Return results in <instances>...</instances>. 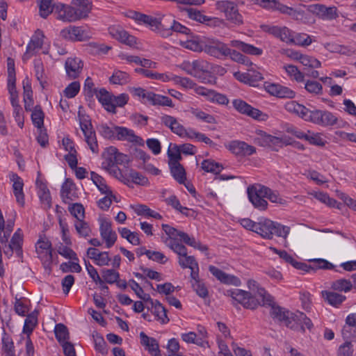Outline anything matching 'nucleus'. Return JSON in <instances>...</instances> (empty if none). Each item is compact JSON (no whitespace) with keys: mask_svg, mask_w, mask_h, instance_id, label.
<instances>
[{"mask_svg":"<svg viewBox=\"0 0 356 356\" xmlns=\"http://www.w3.org/2000/svg\"><path fill=\"white\" fill-rule=\"evenodd\" d=\"M179 67L188 75L194 76L204 83H215L216 77L212 75L213 65L203 59L195 60L192 62L184 61Z\"/></svg>","mask_w":356,"mask_h":356,"instance_id":"nucleus-1","label":"nucleus"},{"mask_svg":"<svg viewBox=\"0 0 356 356\" xmlns=\"http://www.w3.org/2000/svg\"><path fill=\"white\" fill-rule=\"evenodd\" d=\"M13 231H8L5 227V220L0 225V242L5 243L3 247V252L8 258L11 257L14 251L16 254L21 257L22 256V243L23 235L21 233V229H18L13 235L10 243L7 244L8 238Z\"/></svg>","mask_w":356,"mask_h":356,"instance_id":"nucleus-2","label":"nucleus"},{"mask_svg":"<svg viewBox=\"0 0 356 356\" xmlns=\"http://www.w3.org/2000/svg\"><path fill=\"white\" fill-rule=\"evenodd\" d=\"M168 247L179 255L178 262L181 268H188L191 270V277L193 280L192 283H196V281H200L198 279V264L193 256L188 255L186 248L175 241H171Z\"/></svg>","mask_w":356,"mask_h":356,"instance_id":"nucleus-3","label":"nucleus"},{"mask_svg":"<svg viewBox=\"0 0 356 356\" xmlns=\"http://www.w3.org/2000/svg\"><path fill=\"white\" fill-rule=\"evenodd\" d=\"M217 10L224 14L225 20L235 26L243 24L242 15L239 13L236 3L227 0L218 1L215 3Z\"/></svg>","mask_w":356,"mask_h":356,"instance_id":"nucleus-4","label":"nucleus"},{"mask_svg":"<svg viewBox=\"0 0 356 356\" xmlns=\"http://www.w3.org/2000/svg\"><path fill=\"white\" fill-rule=\"evenodd\" d=\"M60 35L63 39L70 41H86L91 38L86 29L76 26H69L63 29Z\"/></svg>","mask_w":356,"mask_h":356,"instance_id":"nucleus-5","label":"nucleus"},{"mask_svg":"<svg viewBox=\"0 0 356 356\" xmlns=\"http://www.w3.org/2000/svg\"><path fill=\"white\" fill-rule=\"evenodd\" d=\"M270 315L273 318L277 319L284 325L292 330L297 326L294 323L295 312H291L279 306H272Z\"/></svg>","mask_w":356,"mask_h":356,"instance_id":"nucleus-6","label":"nucleus"},{"mask_svg":"<svg viewBox=\"0 0 356 356\" xmlns=\"http://www.w3.org/2000/svg\"><path fill=\"white\" fill-rule=\"evenodd\" d=\"M310 262L313 263L312 265H308L306 263L296 261L293 264V266L298 270L307 273H315L318 269H332L334 265L328 261L323 259H309Z\"/></svg>","mask_w":356,"mask_h":356,"instance_id":"nucleus-7","label":"nucleus"},{"mask_svg":"<svg viewBox=\"0 0 356 356\" xmlns=\"http://www.w3.org/2000/svg\"><path fill=\"white\" fill-rule=\"evenodd\" d=\"M262 185L257 184L248 188V195L250 201L254 207L259 210H265L267 208L268 202L264 199V194L261 193Z\"/></svg>","mask_w":356,"mask_h":356,"instance_id":"nucleus-8","label":"nucleus"},{"mask_svg":"<svg viewBox=\"0 0 356 356\" xmlns=\"http://www.w3.org/2000/svg\"><path fill=\"white\" fill-rule=\"evenodd\" d=\"M262 185L257 184L248 188V195L250 201L254 207L259 210H265L267 208L268 202L264 199V194L261 193Z\"/></svg>","mask_w":356,"mask_h":356,"instance_id":"nucleus-9","label":"nucleus"},{"mask_svg":"<svg viewBox=\"0 0 356 356\" xmlns=\"http://www.w3.org/2000/svg\"><path fill=\"white\" fill-rule=\"evenodd\" d=\"M38 257L43 260L44 265H49L52 261V250L51 242L46 238L40 239L35 245Z\"/></svg>","mask_w":356,"mask_h":356,"instance_id":"nucleus-10","label":"nucleus"},{"mask_svg":"<svg viewBox=\"0 0 356 356\" xmlns=\"http://www.w3.org/2000/svg\"><path fill=\"white\" fill-rule=\"evenodd\" d=\"M100 235L106 243V248L112 247L117 240V234L112 229L111 222L102 220L99 227Z\"/></svg>","mask_w":356,"mask_h":356,"instance_id":"nucleus-11","label":"nucleus"},{"mask_svg":"<svg viewBox=\"0 0 356 356\" xmlns=\"http://www.w3.org/2000/svg\"><path fill=\"white\" fill-rule=\"evenodd\" d=\"M60 196L63 202L65 204H70L78 199L76 188L72 181L67 179L62 184Z\"/></svg>","mask_w":356,"mask_h":356,"instance_id":"nucleus-12","label":"nucleus"},{"mask_svg":"<svg viewBox=\"0 0 356 356\" xmlns=\"http://www.w3.org/2000/svg\"><path fill=\"white\" fill-rule=\"evenodd\" d=\"M227 147L229 150L237 156H250L256 152V148L254 146L239 140L230 142Z\"/></svg>","mask_w":356,"mask_h":356,"instance_id":"nucleus-13","label":"nucleus"},{"mask_svg":"<svg viewBox=\"0 0 356 356\" xmlns=\"http://www.w3.org/2000/svg\"><path fill=\"white\" fill-rule=\"evenodd\" d=\"M83 63L78 58H68L65 63L67 76L70 79H75L82 72Z\"/></svg>","mask_w":356,"mask_h":356,"instance_id":"nucleus-14","label":"nucleus"},{"mask_svg":"<svg viewBox=\"0 0 356 356\" xmlns=\"http://www.w3.org/2000/svg\"><path fill=\"white\" fill-rule=\"evenodd\" d=\"M168 18L165 17L158 19L152 16L143 14V16H140V22L149 26L152 31H157L161 35L164 29H168L167 21H168Z\"/></svg>","mask_w":356,"mask_h":356,"instance_id":"nucleus-15","label":"nucleus"},{"mask_svg":"<svg viewBox=\"0 0 356 356\" xmlns=\"http://www.w3.org/2000/svg\"><path fill=\"white\" fill-rule=\"evenodd\" d=\"M204 50L211 56L220 58L222 56H226V54L229 52V47L219 40H213L205 44Z\"/></svg>","mask_w":356,"mask_h":356,"instance_id":"nucleus-16","label":"nucleus"},{"mask_svg":"<svg viewBox=\"0 0 356 356\" xmlns=\"http://www.w3.org/2000/svg\"><path fill=\"white\" fill-rule=\"evenodd\" d=\"M109 33L113 38L130 47L134 46L136 43L135 37L129 35L121 27L113 26L109 28Z\"/></svg>","mask_w":356,"mask_h":356,"instance_id":"nucleus-17","label":"nucleus"},{"mask_svg":"<svg viewBox=\"0 0 356 356\" xmlns=\"http://www.w3.org/2000/svg\"><path fill=\"white\" fill-rule=\"evenodd\" d=\"M87 256L92 259L97 266H108L111 259L108 252H101L95 248H89L87 250Z\"/></svg>","mask_w":356,"mask_h":356,"instance_id":"nucleus-18","label":"nucleus"},{"mask_svg":"<svg viewBox=\"0 0 356 356\" xmlns=\"http://www.w3.org/2000/svg\"><path fill=\"white\" fill-rule=\"evenodd\" d=\"M57 19L67 22H73L79 20L78 15L72 6L62 4L60 6H57Z\"/></svg>","mask_w":356,"mask_h":356,"instance_id":"nucleus-19","label":"nucleus"},{"mask_svg":"<svg viewBox=\"0 0 356 356\" xmlns=\"http://www.w3.org/2000/svg\"><path fill=\"white\" fill-rule=\"evenodd\" d=\"M342 336L344 340L350 341L355 338L356 334V315L351 314L348 316L342 331Z\"/></svg>","mask_w":356,"mask_h":356,"instance_id":"nucleus-20","label":"nucleus"},{"mask_svg":"<svg viewBox=\"0 0 356 356\" xmlns=\"http://www.w3.org/2000/svg\"><path fill=\"white\" fill-rule=\"evenodd\" d=\"M209 270L214 277L224 284L235 286H238L241 284V281L238 277L228 275L216 266H209Z\"/></svg>","mask_w":356,"mask_h":356,"instance_id":"nucleus-21","label":"nucleus"},{"mask_svg":"<svg viewBox=\"0 0 356 356\" xmlns=\"http://www.w3.org/2000/svg\"><path fill=\"white\" fill-rule=\"evenodd\" d=\"M140 343L152 356H160L161 351L156 339L148 337L145 332L140 333Z\"/></svg>","mask_w":356,"mask_h":356,"instance_id":"nucleus-22","label":"nucleus"},{"mask_svg":"<svg viewBox=\"0 0 356 356\" xmlns=\"http://www.w3.org/2000/svg\"><path fill=\"white\" fill-rule=\"evenodd\" d=\"M273 221L264 218L257 222V226L255 228V233L259 234L262 238L272 239L273 237Z\"/></svg>","mask_w":356,"mask_h":356,"instance_id":"nucleus-23","label":"nucleus"},{"mask_svg":"<svg viewBox=\"0 0 356 356\" xmlns=\"http://www.w3.org/2000/svg\"><path fill=\"white\" fill-rule=\"evenodd\" d=\"M72 6L77 13L79 19L86 18L92 8V1L90 0H72Z\"/></svg>","mask_w":356,"mask_h":356,"instance_id":"nucleus-24","label":"nucleus"},{"mask_svg":"<svg viewBox=\"0 0 356 356\" xmlns=\"http://www.w3.org/2000/svg\"><path fill=\"white\" fill-rule=\"evenodd\" d=\"M10 180L13 182V189L17 202L21 205L24 204V194L23 193L24 182L22 179L17 174H12Z\"/></svg>","mask_w":356,"mask_h":356,"instance_id":"nucleus-25","label":"nucleus"},{"mask_svg":"<svg viewBox=\"0 0 356 356\" xmlns=\"http://www.w3.org/2000/svg\"><path fill=\"white\" fill-rule=\"evenodd\" d=\"M95 95L99 102L106 111L115 113V108L113 104H112L113 95L110 92L106 89L102 88L99 90H95Z\"/></svg>","mask_w":356,"mask_h":356,"instance_id":"nucleus-26","label":"nucleus"},{"mask_svg":"<svg viewBox=\"0 0 356 356\" xmlns=\"http://www.w3.org/2000/svg\"><path fill=\"white\" fill-rule=\"evenodd\" d=\"M115 138L120 140H127L131 143H138L141 138L135 135L134 131L123 127L115 126Z\"/></svg>","mask_w":356,"mask_h":356,"instance_id":"nucleus-27","label":"nucleus"},{"mask_svg":"<svg viewBox=\"0 0 356 356\" xmlns=\"http://www.w3.org/2000/svg\"><path fill=\"white\" fill-rule=\"evenodd\" d=\"M294 323L297 327L292 328L293 330L299 331L304 333L305 331V325L308 330H311L313 327V323L310 318H309L303 312L297 311L295 312Z\"/></svg>","mask_w":356,"mask_h":356,"instance_id":"nucleus-28","label":"nucleus"},{"mask_svg":"<svg viewBox=\"0 0 356 356\" xmlns=\"http://www.w3.org/2000/svg\"><path fill=\"white\" fill-rule=\"evenodd\" d=\"M168 29H164L162 31L161 35L164 38H167L172 35V31H175L185 35H190L191 33V30L186 26L181 24L175 20H172V24H167Z\"/></svg>","mask_w":356,"mask_h":356,"instance_id":"nucleus-29","label":"nucleus"},{"mask_svg":"<svg viewBox=\"0 0 356 356\" xmlns=\"http://www.w3.org/2000/svg\"><path fill=\"white\" fill-rule=\"evenodd\" d=\"M169 167L174 179L181 184H184L186 180V176L184 166L179 162H176L169 164Z\"/></svg>","mask_w":356,"mask_h":356,"instance_id":"nucleus-30","label":"nucleus"},{"mask_svg":"<svg viewBox=\"0 0 356 356\" xmlns=\"http://www.w3.org/2000/svg\"><path fill=\"white\" fill-rule=\"evenodd\" d=\"M36 184L38 188V194L40 201L46 209H49L51 207V198L49 189L46 184L41 181H37Z\"/></svg>","mask_w":356,"mask_h":356,"instance_id":"nucleus-31","label":"nucleus"},{"mask_svg":"<svg viewBox=\"0 0 356 356\" xmlns=\"http://www.w3.org/2000/svg\"><path fill=\"white\" fill-rule=\"evenodd\" d=\"M78 116L79 119L80 128L84 135L85 139L96 134L88 115H82L79 112Z\"/></svg>","mask_w":356,"mask_h":356,"instance_id":"nucleus-32","label":"nucleus"},{"mask_svg":"<svg viewBox=\"0 0 356 356\" xmlns=\"http://www.w3.org/2000/svg\"><path fill=\"white\" fill-rule=\"evenodd\" d=\"M309 194L330 207H337L339 209H342L343 205L338 203L334 199L330 197L327 193L323 192H312Z\"/></svg>","mask_w":356,"mask_h":356,"instance_id":"nucleus-33","label":"nucleus"},{"mask_svg":"<svg viewBox=\"0 0 356 356\" xmlns=\"http://www.w3.org/2000/svg\"><path fill=\"white\" fill-rule=\"evenodd\" d=\"M150 303L154 307V313L162 323H167L169 321V318L167 316V310L158 300L154 302L150 300Z\"/></svg>","mask_w":356,"mask_h":356,"instance_id":"nucleus-34","label":"nucleus"},{"mask_svg":"<svg viewBox=\"0 0 356 356\" xmlns=\"http://www.w3.org/2000/svg\"><path fill=\"white\" fill-rule=\"evenodd\" d=\"M109 81L112 84L124 85L130 81V76L125 72L115 70L112 76L109 78Z\"/></svg>","mask_w":356,"mask_h":356,"instance_id":"nucleus-35","label":"nucleus"},{"mask_svg":"<svg viewBox=\"0 0 356 356\" xmlns=\"http://www.w3.org/2000/svg\"><path fill=\"white\" fill-rule=\"evenodd\" d=\"M2 353L4 356H15L13 339L6 332L2 337Z\"/></svg>","mask_w":356,"mask_h":356,"instance_id":"nucleus-36","label":"nucleus"},{"mask_svg":"<svg viewBox=\"0 0 356 356\" xmlns=\"http://www.w3.org/2000/svg\"><path fill=\"white\" fill-rule=\"evenodd\" d=\"M44 118V113H43L41 106L39 105L35 106L31 113V120L34 126L38 129L43 128Z\"/></svg>","mask_w":356,"mask_h":356,"instance_id":"nucleus-37","label":"nucleus"},{"mask_svg":"<svg viewBox=\"0 0 356 356\" xmlns=\"http://www.w3.org/2000/svg\"><path fill=\"white\" fill-rule=\"evenodd\" d=\"M322 294L328 303L334 307L341 305L346 299L344 296L335 292L323 291Z\"/></svg>","mask_w":356,"mask_h":356,"instance_id":"nucleus-38","label":"nucleus"},{"mask_svg":"<svg viewBox=\"0 0 356 356\" xmlns=\"http://www.w3.org/2000/svg\"><path fill=\"white\" fill-rule=\"evenodd\" d=\"M90 174L91 179L93 181V183L97 186L98 189L104 194L112 195V191L106 184L104 178L95 172H91Z\"/></svg>","mask_w":356,"mask_h":356,"instance_id":"nucleus-39","label":"nucleus"},{"mask_svg":"<svg viewBox=\"0 0 356 356\" xmlns=\"http://www.w3.org/2000/svg\"><path fill=\"white\" fill-rule=\"evenodd\" d=\"M261 188L263 189V191H261V193L264 194V197L268 198L270 202L274 203H279L280 204H284L286 203V200L280 196L278 192L273 191L268 187L263 185L262 188Z\"/></svg>","mask_w":356,"mask_h":356,"instance_id":"nucleus-40","label":"nucleus"},{"mask_svg":"<svg viewBox=\"0 0 356 356\" xmlns=\"http://www.w3.org/2000/svg\"><path fill=\"white\" fill-rule=\"evenodd\" d=\"M115 152V147H110L107 149L106 152L103 154L104 161L102 162V165L104 169L108 170L116 165L115 161L113 159Z\"/></svg>","mask_w":356,"mask_h":356,"instance_id":"nucleus-41","label":"nucleus"},{"mask_svg":"<svg viewBox=\"0 0 356 356\" xmlns=\"http://www.w3.org/2000/svg\"><path fill=\"white\" fill-rule=\"evenodd\" d=\"M136 72L138 74H141L145 77L152 79H156V80H161L163 82H168L169 81V79L167 76V74H161L157 72H153L148 70H145L143 68H136L135 70Z\"/></svg>","mask_w":356,"mask_h":356,"instance_id":"nucleus-42","label":"nucleus"},{"mask_svg":"<svg viewBox=\"0 0 356 356\" xmlns=\"http://www.w3.org/2000/svg\"><path fill=\"white\" fill-rule=\"evenodd\" d=\"M321 118L318 125L321 126H332L337 124V118L328 111H322L321 112Z\"/></svg>","mask_w":356,"mask_h":356,"instance_id":"nucleus-43","label":"nucleus"},{"mask_svg":"<svg viewBox=\"0 0 356 356\" xmlns=\"http://www.w3.org/2000/svg\"><path fill=\"white\" fill-rule=\"evenodd\" d=\"M54 333L56 339L60 344H63V342H67V340L69 339V332L65 325L62 323L56 325Z\"/></svg>","mask_w":356,"mask_h":356,"instance_id":"nucleus-44","label":"nucleus"},{"mask_svg":"<svg viewBox=\"0 0 356 356\" xmlns=\"http://www.w3.org/2000/svg\"><path fill=\"white\" fill-rule=\"evenodd\" d=\"M34 66L36 78L39 81L41 86L44 88L47 84V77L44 73L43 64L40 60H38L35 61Z\"/></svg>","mask_w":356,"mask_h":356,"instance_id":"nucleus-45","label":"nucleus"},{"mask_svg":"<svg viewBox=\"0 0 356 356\" xmlns=\"http://www.w3.org/2000/svg\"><path fill=\"white\" fill-rule=\"evenodd\" d=\"M202 168L208 172H213L218 175L222 170V166L214 161L207 159L202 163Z\"/></svg>","mask_w":356,"mask_h":356,"instance_id":"nucleus-46","label":"nucleus"},{"mask_svg":"<svg viewBox=\"0 0 356 356\" xmlns=\"http://www.w3.org/2000/svg\"><path fill=\"white\" fill-rule=\"evenodd\" d=\"M286 110L290 113H293L303 118L307 108L302 104H298L296 102L291 101L287 102L284 106Z\"/></svg>","mask_w":356,"mask_h":356,"instance_id":"nucleus-47","label":"nucleus"},{"mask_svg":"<svg viewBox=\"0 0 356 356\" xmlns=\"http://www.w3.org/2000/svg\"><path fill=\"white\" fill-rule=\"evenodd\" d=\"M184 11L187 13L188 17L193 20L202 24L207 22V16L203 15L200 10L193 8H187L184 9Z\"/></svg>","mask_w":356,"mask_h":356,"instance_id":"nucleus-48","label":"nucleus"},{"mask_svg":"<svg viewBox=\"0 0 356 356\" xmlns=\"http://www.w3.org/2000/svg\"><path fill=\"white\" fill-rule=\"evenodd\" d=\"M68 210L70 213L76 218V220L79 219H83L85 216V209L83 206L80 203H70Z\"/></svg>","mask_w":356,"mask_h":356,"instance_id":"nucleus-49","label":"nucleus"},{"mask_svg":"<svg viewBox=\"0 0 356 356\" xmlns=\"http://www.w3.org/2000/svg\"><path fill=\"white\" fill-rule=\"evenodd\" d=\"M168 156L169 158L168 165L172 163L179 162L181 159V155L177 145L170 144L168 149Z\"/></svg>","mask_w":356,"mask_h":356,"instance_id":"nucleus-50","label":"nucleus"},{"mask_svg":"<svg viewBox=\"0 0 356 356\" xmlns=\"http://www.w3.org/2000/svg\"><path fill=\"white\" fill-rule=\"evenodd\" d=\"M248 286L250 289H253V288H257V294L259 297H260L264 302V303L271 305V297L269 295H267L266 291L263 288H259L257 283L256 281L250 280L248 281Z\"/></svg>","mask_w":356,"mask_h":356,"instance_id":"nucleus-51","label":"nucleus"},{"mask_svg":"<svg viewBox=\"0 0 356 356\" xmlns=\"http://www.w3.org/2000/svg\"><path fill=\"white\" fill-rule=\"evenodd\" d=\"M75 229L79 236L82 237H87L90 235L91 230L88 224L82 219L76 220L74 223Z\"/></svg>","mask_w":356,"mask_h":356,"instance_id":"nucleus-52","label":"nucleus"},{"mask_svg":"<svg viewBox=\"0 0 356 356\" xmlns=\"http://www.w3.org/2000/svg\"><path fill=\"white\" fill-rule=\"evenodd\" d=\"M351 282L346 279L337 280L332 283L331 287L335 291L347 292L352 289Z\"/></svg>","mask_w":356,"mask_h":356,"instance_id":"nucleus-53","label":"nucleus"},{"mask_svg":"<svg viewBox=\"0 0 356 356\" xmlns=\"http://www.w3.org/2000/svg\"><path fill=\"white\" fill-rule=\"evenodd\" d=\"M284 69L287 72L288 75L292 77L296 81L302 82L304 81V74L301 72L296 66L293 65H289L284 66Z\"/></svg>","mask_w":356,"mask_h":356,"instance_id":"nucleus-54","label":"nucleus"},{"mask_svg":"<svg viewBox=\"0 0 356 356\" xmlns=\"http://www.w3.org/2000/svg\"><path fill=\"white\" fill-rule=\"evenodd\" d=\"M272 228L273 234L282 237L284 239H286L291 231V228L289 226L283 225L276 222H273V227Z\"/></svg>","mask_w":356,"mask_h":356,"instance_id":"nucleus-55","label":"nucleus"},{"mask_svg":"<svg viewBox=\"0 0 356 356\" xmlns=\"http://www.w3.org/2000/svg\"><path fill=\"white\" fill-rule=\"evenodd\" d=\"M102 275L103 280L108 284L116 282L120 277L119 273L114 269H103Z\"/></svg>","mask_w":356,"mask_h":356,"instance_id":"nucleus-56","label":"nucleus"},{"mask_svg":"<svg viewBox=\"0 0 356 356\" xmlns=\"http://www.w3.org/2000/svg\"><path fill=\"white\" fill-rule=\"evenodd\" d=\"M192 114L195 116L197 119L204 121L209 124H216V118L209 113H207L201 110L193 108L191 110Z\"/></svg>","mask_w":356,"mask_h":356,"instance_id":"nucleus-57","label":"nucleus"},{"mask_svg":"<svg viewBox=\"0 0 356 356\" xmlns=\"http://www.w3.org/2000/svg\"><path fill=\"white\" fill-rule=\"evenodd\" d=\"M53 0H40L39 4L40 15L46 18L53 11Z\"/></svg>","mask_w":356,"mask_h":356,"instance_id":"nucleus-58","label":"nucleus"},{"mask_svg":"<svg viewBox=\"0 0 356 356\" xmlns=\"http://www.w3.org/2000/svg\"><path fill=\"white\" fill-rule=\"evenodd\" d=\"M99 133L105 138H115V127H110L106 124H102L97 127Z\"/></svg>","mask_w":356,"mask_h":356,"instance_id":"nucleus-59","label":"nucleus"},{"mask_svg":"<svg viewBox=\"0 0 356 356\" xmlns=\"http://www.w3.org/2000/svg\"><path fill=\"white\" fill-rule=\"evenodd\" d=\"M57 252L59 254L66 259L78 260L76 254L70 248L63 245L61 243L56 247Z\"/></svg>","mask_w":356,"mask_h":356,"instance_id":"nucleus-60","label":"nucleus"},{"mask_svg":"<svg viewBox=\"0 0 356 356\" xmlns=\"http://www.w3.org/2000/svg\"><path fill=\"white\" fill-rule=\"evenodd\" d=\"M305 90L314 95H321L323 93L322 85L316 81H307L305 85Z\"/></svg>","mask_w":356,"mask_h":356,"instance_id":"nucleus-61","label":"nucleus"},{"mask_svg":"<svg viewBox=\"0 0 356 356\" xmlns=\"http://www.w3.org/2000/svg\"><path fill=\"white\" fill-rule=\"evenodd\" d=\"M93 338L96 350L99 351L102 355H106L108 349L106 348V343L103 337L97 333L93 335Z\"/></svg>","mask_w":356,"mask_h":356,"instance_id":"nucleus-62","label":"nucleus"},{"mask_svg":"<svg viewBox=\"0 0 356 356\" xmlns=\"http://www.w3.org/2000/svg\"><path fill=\"white\" fill-rule=\"evenodd\" d=\"M80 90V83L78 81H73L69 84L63 91L65 96L67 98L74 97Z\"/></svg>","mask_w":356,"mask_h":356,"instance_id":"nucleus-63","label":"nucleus"},{"mask_svg":"<svg viewBox=\"0 0 356 356\" xmlns=\"http://www.w3.org/2000/svg\"><path fill=\"white\" fill-rule=\"evenodd\" d=\"M354 353L353 345L350 341H346L341 345L338 350V356H353Z\"/></svg>","mask_w":356,"mask_h":356,"instance_id":"nucleus-64","label":"nucleus"}]
</instances>
